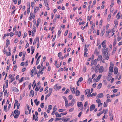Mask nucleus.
I'll return each mask as SVG.
<instances>
[{
    "mask_svg": "<svg viewBox=\"0 0 122 122\" xmlns=\"http://www.w3.org/2000/svg\"><path fill=\"white\" fill-rule=\"evenodd\" d=\"M108 48H106V50H102V56L103 57L105 58L108 53Z\"/></svg>",
    "mask_w": 122,
    "mask_h": 122,
    "instance_id": "obj_1",
    "label": "nucleus"
},
{
    "mask_svg": "<svg viewBox=\"0 0 122 122\" xmlns=\"http://www.w3.org/2000/svg\"><path fill=\"white\" fill-rule=\"evenodd\" d=\"M75 102V99L74 98L72 99L71 101V102L69 103L68 106L69 107L71 106H73L74 105Z\"/></svg>",
    "mask_w": 122,
    "mask_h": 122,
    "instance_id": "obj_2",
    "label": "nucleus"
},
{
    "mask_svg": "<svg viewBox=\"0 0 122 122\" xmlns=\"http://www.w3.org/2000/svg\"><path fill=\"white\" fill-rule=\"evenodd\" d=\"M104 96L103 95L102 93H100L98 94L96 96V98L97 99H98L99 98L102 97H103Z\"/></svg>",
    "mask_w": 122,
    "mask_h": 122,
    "instance_id": "obj_3",
    "label": "nucleus"
},
{
    "mask_svg": "<svg viewBox=\"0 0 122 122\" xmlns=\"http://www.w3.org/2000/svg\"><path fill=\"white\" fill-rule=\"evenodd\" d=\"M95 107V105L94 104H92L90 107V111H91L92 110H93Z\"/></svg>",
    "mask_w": 122,
    "mask_h": 122,
    "instance_id": "obj_4",
    "label": "nucleus"
},
{
    "mask_svg": "<svg viewBox=\"0 0 122 122\" xmlns=\"http://www.w3.org/2000/svg\"><path fill=\"white\" fill-rule=\"evenodd\" d=\"M103 67L102 66H101L99 69V73H102L103 71Z\"/></svg>",
    "mask_w": 122,
    "mask_h": 122,
    "instance_id": "obj_5",
    "label": "nucleus"
},
{
    "mask_svg": "<svg viewBox=\"0 0 122 122\" xmlns=\"http://www.w3.org/2000/svg\"><path fill=\"white\" fill-rule=\"evenodd\" d=\"M12 91L16 92H18L19 90L16 87H13L12 88Z\"/></svg>",
    "mask_w": 122,
    "mask_h": 122,
    "instance_id": "obj_6",
    "label": "nucleus"
},
{
    "mask_svg": "<svg viewBox=\"0 0 122 122\" xmlns=\"http://www.w3.org/2000/svg\"><path fill=\"white\" fill-rule=\"evenodd\" d=\"M39 11V8L38 6L37 7H36L34 8V12L35 13H36L38 11Z\"/></svg>",
    "mask_w": 122,
    "mask_h": 122,
    "instance_id": "obj_7",
    "label": "nucleus"
},
{
    "mask_svg": "<svg viewBox=\"0 0 122 122\" xmlns=\"http://www.w3.org/2000/svg\"><path fill=\"white\" fill-rule=\"evenodd\" d=\"M113 71L115 74H117L118 72V69L117 67L116 66L115 67Z\"/></svg>",
    "mask_w": 122,
    "mask_h": 122,
    "instance_id": "obj_8",
    "label": "nucleus"
},
{
    "mask_svg": "<svg viewBox=\"0 0 122 122\" xmlns=\"http://www.w3.org/2000/svg\"><path fill=\"white\" fill-rule=\"evenodd\" d=\"M35 119L36 121H38V117L37 116L35 117V115L33 114V120H34Z\"/></svg>",
    "mask_w": 122,
    "mask_h": 122,
    "instance_id": "obj_9",
    "label": "nucleus"
},
{
    "mask_svg": "<svg viewBox=\"0 0 122 122\" xmlns=\"http://www.w3.org/2000/svg\"><path fill=\"white\" fill-rule=\"evenodd\" d=\"M102 76L101 75H99L97 77L95 81H96V82H97L101 78V77Z\"/></svg>",
    "mask_w": 122,
    "mask_h": 122,
    "instance_id": "obj_10",
    "label": "nucleus"
},
{
    "mask_svg": "<svg viewBox=\"0 0 122 122\" xmlns=\"http://www.w3.org/2000/svg\"><path fill=\"white\" fill-rule=\"evenodd\" d=\"M113 67L112 66H110L109 68V71L108 72V73L109 72L112 73L113 71Z\"/></svg>",
    "mask_w": 122,
    "mask_h": 122,
    "instance_id": "obj_11",
    "label": "nucleus"
},
{
    "mask_svg": "<svg viewBox=\"0 0 122 122\" xmlns=\"http://www.w3.org/2000/svg\"><path fill=\"white\" fill-rule=\"evenodd\" d=\"M61 119L62 121L64 122H67L69 120V118L65 119L64 117H62L61 118Z\"/></svg>",
    "mask_w": 122,
    "mask_h": 122,
    "instance_id": "obj_12",
    "label": "nucleus"
},
{
    "mask_svg": "<svg viewBox=\"0 0 122 122\" xmlns=\"http://www.w3.org/2000/svg\"><path fill=\"white\" fill-rule=\"evenodd\" d=\"M79 102H78L77 103V106L78 107H80L82 106V107H83V105L82 104V102H80L79 103Z\"/></svg>",
    "mask_w": 122,
    "mask_h": 122,
    "instance_id": "obj_13",
    "label": "nucleus"
},
{
    "mask_svg": "<svg viewBox=\"0 0 122 122\" xmlns=\"http://www.w3.org/2000/svg\"><path fill=\"white\" fill-rule=\"evenodd\" d=\"M75 87H73L71 89V91L72 92V93L74 94H75Z\"/></svg>",
    "mask_w": 122,
    "mask_h": 122,
    "instance_id": "obj_14",
    "label": "nucleus"
},
{
    "mask_svg": "<svg viewBox=\"0 0 122 122\" xmlns=\"http://www.w3.org/2000/svg\"><path fill=\"white\" fill-rule=\"evenodd\" d=\"M44 2L45 4V5L46 6H48V4L46 0H44Z\"/></svg>",
    "mask_w": 122,
    "mask_h": 122,
    "instance_id": "obj_15",
    "label": "nucleus"
},
{
    "mask_svg": "<svg viewBox=\"0 0 122 122\" xmlns=\"http://www.w3.org/2000/svg\"><path fill=\"white\" fill-rule=\"evenodd\" d=\"M102 56L101 55L99 56L98 57L97 60L98 61L102 60Z\"/></svg>",
    "mask_w": 122,
    "mask_h": 122,
    "instance_id": "obj_16",
    "label": "nucleus"
},
{
    "mask_svg": "<svg viewBox=\"0 0 122 122\" xmlns=\"http://www.w3.org/2000/svg\"><path fill=\"white\" fill-rule=\"evenodd\" d=\"M20 112L19 111V112H18L17 114H15L14 116V118H17L20 115Z\"/></svg>",
    "mask_w": 122,
    "mask_h": 122,
    "instance_id": "obj_17",
    "label": "nucleus"
},
{
    "mask_svg": "<svg viewBox=\"0 0 122 122\" xmlns=\"http://www.w3.org/2000/svg\"><path fill=\"white\" fill-rule=\"evenodd\" d=\"M80 95V91L78 90L76 91V96H78Z\"/></svg>",
    "mask_w": 122,
    "mask_h": 122,
    "instance_id": "obj_18",
    "label": "nucleus"
},
{
    "mask_svg": "<svg viewBox=\"0 0 122 122\" xmlns=\"http://www.w3.org/2000/svg\"><path fill=\"white\" fill-rule=\"evenodd\" d=\"M92 79L91 77H90L88 79L87 82L90 84V82H92Z\"/></svg>",
    "mask_w": 122,
    "mask_h": 122,
    "instance_id": "obj_19",
    "label": "nucleus"
},
{
    "mask_svg": "<svg viewBox=\"0 0 122 122\" xmlns=\"http://www.w3.org/2000/svg\"><path fill=\"white\" fill-rule=\"evenodd\" d=\"M40 19H39L37 20V23L36 24V26L37 27H38V26L39 25V22H40Z\"/></svg>",
    "mask_w": 122,
    "mask_h": 122,
    "instance_id": "obj_20",
    "label": "nucleus"
},
{
    "mask_svg": "<svg viewBox=\"0 0 122 122\" xmlns=\"http://www.w3.org/2000/svg\"><path fill=\"white\" fill-rule=\"evenodd\" d=\"M33 30L34 32V33L36 32V28L35 26L34 25H33Z\"/></svg>",
    "mask_w": 122,
    "mask_h": 122,
    "instance_id": "obj_21",
    "label": "nucleus"
},
{
    "mask_svg": "<svg viewBox=\"0 0 122 122\" xmlns=\"http://www.w3.org/2000/svg\"><path fill=\"white\" fill-rule=\"evenodd\" d=\"M52 88H50L49 90V93H50V94H51V93L52 92Z\"/></svg>",
    "mask_w": 122,
    "mask_h": 122,
    "instance_id": "obj_22",
    "label": "nucleus"
},
{
    "mask_svg": "<svg viewBox=\"0 0 122 122\" xmlns=\"http://www.w3.org/2000/svg\"><path fill=\"white\" fill-rule=\"evenodd\" d=\"M84 95H81V101H82L84 99Z\"/></svg>",
    "mask_w": 122,
    "mask_h": 122,
    "instance_id": "obj_23",
    "label": "nucleus"
},
{
    "mask_svg": "<svg viewBox=\"0 0 122 122\" xmlns=\"http://www.w3.org/2000/svg\"><path fill=\"white\" fill-rule=\"evenodd\" d=\"M105 32V29H103V30L101 31V33L100 34L101 35H102V36L104 34V33Z\"/></svg>",
    "mask_w": 122,
    "mask_h": 122,
    "instance_id": "obj_24",
    "label": "nucleus"
},
{
    "mask_svg": "<svg viewBox=\"0 0 122 122\" xmlns=\"http://www.w3.org/2000/svg\"><path fill=\"white\" fill-rule=\"evenodd\" d=\"M106 42V40H104V41H103L102 43L101 44V45H102V46H103V45H104L105 44Z\"/></svg>",
    "mask_w": 122,
    "mask_h": 122,
    "instance_id": "obj_25",
    "label": "nucleus"
},
{
    "mask_svg": "<svg viewBox=\"0 0 122 122\" xmlns=\"http://www.w3.org/2000/svg\"><path fill=\"white\" fill-rule=\"evenodd\" d=\"M88 94L87 96V97H90L91 96V93L90 91V90H89V92L88 93Z\"/></svg>",
    "mask_w": 122,
    "mask_h": 122,
    "instance_id": "obj_26",
    "label": "nucleus"
},
{
    "mask_svg": "<svg viewBox=\"0 0 122 122\" xmlns=\"http://www.w3.org/2000/svg\"><path fill=\"white\" fill-rule=\"evenodd\" d=\"M73 97V96L72 95H70L68 96V98L70 100H71Z\"/></svg>",
    "mask_w": 122,
    "mask_h": 122,
    "instance_id": "obj_27",
    "label": "nucleus"
},
{
    "mask_svg": "<svg viewBox=\"0 0 122 122\" xmlns=\"http://www.w3.org/2000/svg\"><path fill=\"white\" fill-rule=\"evenodd\" d=\"M6 44L7 45H9L10 44V41L9 40L7 39L6 40Z\"/></svg>",
    "mask_w": 122,
    "mask_h": 122,
    "instance_id": "obj_28",
    "label": "nucleus"
},
{
    "mask_svg": "<svg viewBox=\"0 0 122 122\" xmlns=\"http://www.w3.org/2000/svg\"><path fill=\"white\" fill-rule=\"evenodd\" d=\"M58 56L60 59L61 58V52H59L58 54Z\"/></svg>",
    "mask_w": 122,
    "mask_h": 122,
    "instance_id": "obj_29",
    "label": "nucleus"
},
{
    "mask_svg": "<svg viewBox=\"0 0 122 122\" xmlns=\"http://www.w3.org/2000/svg\"><path fill=\"white\" fill-rule=\"evenodd\" d=\"M39 39L38 37H37L36 38L34 41L36 42L37 41L38 43H39Z\"/></svg>",
    "mask_w": 122,
    "mask_h": 122,
    "instance_id": "obj_30",
    "label": "nucleus"
},
{
    "mask_svg": "<svg viewBox=\"0 0 122 122\" xmlns=\"http://www.w3.org/2000/svg\"><path fill=\"white\" fill-rule=\"evenodd\" d=\"M70 90L69 89H67L66 91L64 92V94H67L69 92Z\"/></svg>",
    "mask_w": 122,
    "mask_h": 122,
    "instance_id": "obj_31",
    "label": "nucleus"
},
{
    "mask_svg": "<svg viewBox=\"0 0 122 122\" xmlns=\"http://www.w3.org/2000/svg\"><path fill=\"white\" fill-rule=\"evenodd\" d=\"M83 80V79L81 77H80L79 78V79L78 82H81Z\"/></svg>",
    "mask_w": 122,
    "mask_h": 122,
    "instance_id": "obj_32",
    "label": "nucleus"
},
{
    "mask_svg": "<svg viewBox=\"0 0 122 122\" xmlns=\"http://www.w3.org/2000/svg\"><path fill=\"white\" fill-rule=\"evenodd\" d=\"M102 84L101 83H100L97 86V88L100 89L102 86Z\"/></svg>",
    "mask_w": 122,
    "mask_h": 122,
    "instance_id": "obj_33",
    "label": "nucleus"
},
{
    "mask_svg": "<svg viewBox=\"0 0 122 122\" xmlns=\"http://www.w3.org/2000/svg\"><path fill=\"white\" fill-rule=\"evenodd\" d=\"M97 94V93L96 92L93 93L92 94L91 96L92 97H93L94 96H96V95Z\"/></svg>",
    "mask_w": 122,
    "mask_h": 122,
    "instance_id": "obj_34",
    "label": "nucleus"
},
{
    "mask_svg": "<svg viewBox=\"0 0 122 122\" xmlns=\"http://www.w3.org/2000/svg\"><path fill=\"white\" fill-rule=\"evenodd\" d=\"M15 78L14 77H13L11 79L10 81L9 82V83H10V82H12L13 81L15 80Z\"/></svg>",
    "mask_w": 122,
    "mask_h": 122,
    "instance_id": "obj_35",
    "label": "nucleus"
},
{
    "mask_svg": "<svg viewBox=\"0 0 122 122\" xmlns=\"http://www.w3.org/2000/svg\"><path fill=\"white\" fill-rule=\"evenodd\" d=\"M112 77L111 76H107V80L108 81H110V80L111 79V78Z\"/></svg>",
    "mask_w": 122,
    "mask_h": 122,
    "instance_id": "obj_36",
    "label": "nucleus"
},
{
    "mask_svg": "<svg viewBox=\"0 0 122 122\" xmlns=\"http://www.w3.org/2000/svg\"><path fill=\"white\" fill-rule=\"evenodd\" d=\"M8 81L7 80H6V81H5V83L6 84V87L7 88L8 87Z\"/></svg>",
    "mask_w": 122,
    "mask_h": 122,
    "instance_id": "obj_37",
    "label": "nucleus"
},
{
    "mask_svg": "<svg viewBox=\"0 0 122 122\" xmlns=\"http://www.w3.org/2000/svg\"><path fill=\"white\" fill-rule=\"evenodd\" d=\"M25 54H23V56L22 57V61H23L25 59Z\"/></svg>",
    "mask_w": 122,
    "mask_h": 122,
    "instance_id": "obj_38",
    "label": "nucleus"
},
{
    "mask_svg": "<svg viewBox=\"0 0 122 122\" xmlns=\"http://www.w3.org/2000/svg\"><path fill=\"white\" fill-rule=\"evenodd\" d=\"M65 109H60L59 110V111L60 112H61L65 111Z\"/></svg>",
    "mask_w": 122,
    "mask_h": 122,
    "instance_id": "obj_39",
    "label": "nucleus"
},
{
    "mask_svg": "<svg viewBox=\"0 0 122 122\" xmlns=\"http://www.w3.org/2000/svg\"><path fill=\"white\" fill-rule=\"evenodd\" d=\"M117 89H114L113 90V93H114L117 92Z\"/></svg>",
    "mask_w": 122,
    "mask_h": 122,
    "instance_id": "obj_40",
    "label": "nucleus"
},
{
    "mask_svg": "<svg viewBox=\"0 0 122 122\" xmlns=\"http://www.w3.org/2000/svg\"><path fill=\"white\" fill-rule=\"evenodd\" d=\"M117 48L116 47H115L114 48L113 50L112 53V54H114L115 53V51H116V50Z\"/></svg>",
    "mask_w": 122,
    "mask_h": 122,
    "instance_id": "obj_41",
    "label": "nucleus"
},
{
    "mask_svg": "<svg viewBox=\"0 0 122 122\" xmlns=\"http://www.w3.org/2000/svg\"><path fill=\"white\" fill-rule=\"evenodd\" d=\"M7 107V106L6 105H5L4 106V110L6 112V109Z\"/></svg>",
    "mask_w": 122,
    "mask_h": 122,
    "instance_id": "obj_42",
    "label": "nucleus"
},
{
    "mask_svg": "<svg viewBox=\"0 0 122 122\" xmlns=\"http://www.w3.org/2000/svg\"><path fill=\"white\" fill-rule=\"evenodd\" d=\"M102 20H101L100 21V24H99L100 25L99 26L100 27H101V26H102Z\"/></svg>",
    "mask_w": 122,
    "mask_h": 122,
    "instance_id": "obj_43",
    "label": "nucleus"
},
{
    "mask_svg": "<svg viewBox=\"0 0 122 122\" xmlns=\"http://www.w3.org/2000/svg\"><path fill=\"white\" fill-rule=\"evenodd\" d=\"M107 103H106L105 102H104V107H106L107 106Z\"/></svg>",
    "mask_w": 122,
    "mask_h": 122,
    "instance_id": "obj_44",
    "label": "nucleus"
},
{
    "mask_svg": "<svg viewBox=\"0 0 122 122\" xmlns=\"http://www.w3.org/2000/svg\"><path fill=\"white\" fill-rule=\"evenodd\" d=\"M111 14H109L108 16L107 20H109L110 19L111 17Z\"/></svg>",
    "mask_w": 122,
    "mask_h": 122,
    "instance_id": "obj_45",
    "label": "nucleus"
},
{
    "mask_svg": "<svg viewBox=\"0 0 122 122\" xmlns=\"http://www.w3.org/2000/svg\"><path fill=\"white\" fill-rule=\"evenodd\" d=\"M40 107L42 108H43L44 107L43 103H41L40 105Z\"/></svg>",
    "mask_w": 122,
    "mask_h": 122,
    "instance_id": "obj_46",
    "label": "nucleus"
},
{
    "mask_svg": "<svg viewBox=\"0 0 122 122\" xmlns=\"http://www.w3.org/2000/svg\"><path fill=\"white\" fill-rule=\"evenodd\" d=\"M61 119L60 118H57L56 117L55 118V121H58L60 120H61Z\"/></svg>",
    "mask_w": 122,
    "mask_h": 122,
    "instance_id": "obj_47",
    "label": "nucleus"
},
{
    "mask_svg": "<svg viewBox=\"0 0 122 122\" xmlns=\"http://www.w3.org/2000/svg\"><path fill=\"white\" fill-rule=\"evenodd\" d=\"M52 108V106L51 105H49L48 107V108L49 109L51 110Z\"/></svg>",
    "mask_w": 122,
    "mask_h": 122,
    "instance_id": "obj_48",
    "label": "nucleus"
},
{
    "mask_svg": "<svg viewBox=\"0 0 122 122\" xmlns=\"http://www.w3.org/2000/svg\"><path fill=\"white\" fill-rule=\"evenodd\" d=\"M33 72H34V71H31V72L30 75H31V76L32 77H33L34 76V75H33Z\"/></svg>",
    "mask_w": 122,
    "mask_h": 122,
    "instance_id": "obj_49",
    "label": "nucleus"
},
{
    "mask_svg": "<svg viewBox=\"0 0 122 122\" xmlns=\"http://www.w3.org/2000/svg\"><path fill=\"white\" fill-rule=\"evenodd\" d=\"M56 106H55L53 108V112H55L57 110V108H56Z\"/></svg>",
    "mask_w": 122,
    "mask_h": 122,
    "instance_id": "obj_50",
    "label": "nucleus"
},
{
    "mask_svg": "<svg viewBox=\"0 0 122 122\" xmlns=\"http://www.w3.org/2000/svg\"><path fill=\"white\" fill-rule=\"evenodd\" d=\"M89 90L87 89L85 90V94L86 95L87 94Z\"/></svg>",
    "mask_w": 122,
    "mask_h": 122,
    "instance_id": "obj_51",
    "label": "nucleus"
},
{
    "mask_svg": "<svg viewBox=\"0 0 122 122\" xmlns=\"http://www.w3.org/2000/svg\"><path fill=\"white\" fill-rule=\"evenodd\" d=\"M40 81H39L38 83H37V86H38V87L39 88H40L41 87L40 85Z\"/></svg>",
    "mask_w": 122,
    "mask_h": 122,
    "instance_id": "obj_52",
    "label": "nucleus"
},
{
    "mask_svg": "<svg viewBox=\"0 0 122 122\" xmlns=\"http://www.w3.org/2000/svg\"><path fill=\"white\" fill-rule=\"evenodd\" d=\"M39 61H40L39 60L37 59V60H36V65H38V64L39 63Z\"/></svg>",
    "mask_w": 122,
    "mask_h": 122,
    "instance_id": "obj_53",
    "label": "nucleus"
},
{
    "mask_svg": "<svg viewBox=\"0 0 122 122\" xmlns=\"http://www.w3.org/2000/svg\"><path fill=\"white\" fill-rule=\"evenodd\" d=\"M112 111H110L109 112V116L113 115L112 114Z\"/></svg>",
    "mask_w": 122,
    "mask_h": 122,
    "instance_id": "obj_54",
    "label": "nucleus"
},
{
    "mask_svg": "<svg viewBox=\"0 0 122 122\" xmlns=\"http://www.w3.org/2000/svg\"><path fill=\"white\" fill-rule=\"evenodd\" d=\"M38 86H36V87L35 88V91H39V89L40 88H38Z\"/></svg>",
    "mask_w": 122,
    "mask_h": 122,
    "instance_id": "obj_55",
    "label": "nucleus"
},
{
    "mask_svg": "<svg viewBox=\"0 0 122 122\" xmlns=\"http://www.w3.org/2000/svg\"><path fill=\"white\" fill-rule=\"evenodd\" d=\"M106 101L107 102H110L111 101V99H108L106 100Z\"/></svg>",
    "mask_w": 122,
    "mask_h": 122,
    "instance_id": "obj_56",
    "label": "nucleus"
},
{
    "mask_svg": "<svg viewBox=\"0 0 122 122\" xmlns=\"http://www.w3.org/2000/svg\"><path fill=\"white\" fill-rule=\"evenodd\" d=\"M27 35V33L26 32H25L24 33V36L23 37V38H25V37Z\"/></svg>",
    "mask_w": 122,
    "mask_h": 122,
    "instance_id": "obj_57",
    "label": "nucleus"
},
{
    "mask_svg": "<svg viewBox=\"0 0 122 122\" xmlns=\"http://www.w3.org/2000/svg\"><path fill=\"white\" fill-rule=\"evenodd\" d=\"M104 46H103V47L102 49V50H106V45H103Z\"/></svg>",
    "mask_w": 122,
    "mask_h": 122,
    "instance_id": "obj_58",
    "label": "nucleus"
},
{
    "mask_svg": "<svg viewBox=\"0 0 122 122\" xmlns=\"http://www.w3.org/2000/svg\"><path fill=\"white\" fill-rule=\"evenodd\" d=\"M74 109V108H71L69 110V112H72L73 110Z\"/></svg>",
    "mask_w": 122,
    "mask_h": 122,
    "instance_id": "obj_59",
    "label": "nucleus"
},
{
    "mask_svg": "<svg viewBox=\"0 0 122 122\" xmlns=\"http://www.w3.org/2000/svg\"><path fill=\"white\" fill-rule=\"evenodd\" d=\"M82 112H80L78 114V117H80L81 116L82 114Z\"/></svg>",
    "mask_w": 122,
    "mask_h": 122,
    "instance_id": "obj_60",
    "label": "nucleus"
},
{
    "mask_svg": "<svg viewBox=\"0 0 122 122\" xmlns=\"http://www.w3.org/2000/svg\"><path fill=\"white\" fill-rule=\"evenodd\" d=\"M35 5V4L34 2H32L31 3V6L32 7V8H33L34 7V6Z\"/></svg>",
    "mask_w": 122,
    "mask_h": 122,
    "instance_id": "obj_61",
    "label": "nucleus"
},
{
    "mask_svg": "<svg viewBox=\"0 0 122 122\" xmlns=\"http://www.w3.org/2000/svg\"><path fill=\"white\" fill-rule=\"evenodd\" d=\"M5 84L3 85V92H4L5 90Z\"/></svg>",
    "mask_w": 122,
    "mask_h": 122,
    "instance_id": "obj_62",
    "label": "nucleus"
},
{
    "mask_svg": "<svg viewBox=\"0 0 122 122\" xmlns=\"http://www.w3.org/2000/svg\"><path fill=\"white\" fill-rule=\"evenodd\" d=\"M121 38H122L121 37L118 36L117 38V40L119 41L121 39Z\"/></svg>",
    "mask_w": 122,
    "mask_h": 122,
    "instance_id": "obj_63",
    "label": "nucleus"
},
{
    "mask_svg": "<svg viewBox=\"0 0 122 122\" xmlns=\"http://www.w3.org/2000/svg\"><path fill=\"white\" fill-rule=\"evenodd\" d=\"M96 102L98 103H100L101 102V100L100 99H98L96 100Z\"/></svg>",
    "mask_w": 122,
    "mask_h": 122,
    "instance_id": "obj_64",
    "label": "nucleus"
}]
</instances>
